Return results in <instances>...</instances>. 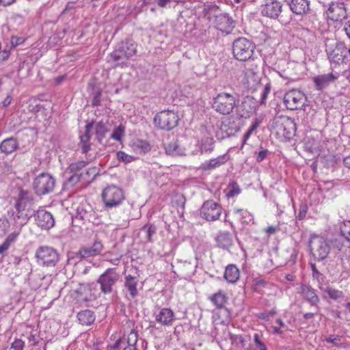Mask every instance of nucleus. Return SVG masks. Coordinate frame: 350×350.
<instances>
[{"label":"nucleus","mask_w":350,"mask_h":350,"mask_svg":"<svg viewBox=\"0 0 350 350\" xmlns=\"http://www.w3.org/2000/svg\"><path fill=\"white\" fill-rule=\"evenodd\" d=\"M103 208L107 212L119 208L125 200L123 190L114 185L105 187L101 194Z\"/></svg>","instance_id":"f257e3e1"},{"label":"nucleus","mask_w":350,"mask_h":350,"mask_svg":"<svg viewBox=\"0 0 350 350\" xmlns=\"http://www.w3.org/2000/svg\"><path fill=\"white\" fill-rule=\"evenodd\" d=\"M215 141L213 138L206 137L202 138L198 144L201 154H209L214 150Z\"/></svg>","instance_id":"72a5a7b5"},{"label":"nucleus","mask_w":350,"mask_h":350,"mask_svg":"<svg viewBox=\"0 0 350 350\" xmlns=\"http://www.w3.org/2000/svg\"><path fill=\"white\" fill-rule=\"evenodd\" d=\"M175 320L174 312L168 308H161L155 317V321L164 327L172 326Z\"/></svg>","instance_id":"4be33fe9"},{"label":"nucleus","mask_w":350,"mask_h":350,"mask_svg":"<svg viewBox=\"0 0 350 350\" xmlns=\"http://www.w3.org/2000/svg\"><path fill=\"white\" fill-rule=\"evenodd\" d=\"M282 3L278 0H264L261 5L260 12L264 16L277 19L282 11Z\"/></svg>","instance_id":"dca6fc26"},{"label":"nucleus","mask_w":350,"mask_h":350,"mask_svg":"<svg viewBox=\"0 0 350 350\" xmlns=\"http://www.w3.org/2000/svg\"><path fill=\"white\" fill-rule=\"evenodd\" d=\"M101 91L98 90L94 94L93 99L92 101V106H98L100 103Z\"/></svg>","instance_id":"13d9d810"},{"label":"nucleus","mask_w":350,"mask_h":350,"mask_svg":"<svg viewBox=\"0 0 350 350\" xmlns=\"http://www.w3.org/2000/svg\"><path fill=\"white\" fill-rule=\"evenodd\" d=\"M212 106L217 113L229 115L236 106V98L230 93L221 92L213 98Z\"/></svg>","instance_id":"0eeeda50"},{"label":"nucleus","mask_w":350,"mask_h":350,"mask_svg":"<svg viewBox=\"0 0 350 350\" xmlns=\"http://www.w3.org/2000/svg\"><path fill=\"white\" fill-rule=\"evenodd\" d=\"M288 4L291 10L296 15L307 14L310 10L308 0H291Z\"/></svg>","instance_id":"5701e85b"},{"label":"nucleus","mask_w":350,"mask_h":350,"mask_svg":"<svg viewBox=\"0 0 350 350\" xmlns=\"http://www.w3.org/2000/svg\"><path fill=\"white\" fill-rule=\"evenodd\" d=\"M120 274L116 268H108L97 280L103 293L107 295L113 293L116 282L120 279Z\"/></svg>","instance_id":"9d476101"},{"label":"nucleus","mask_w":350,"mask_h":350,"mask_svg":"<svg viewBox=\"0 0 350 350\" xmlns=\"http://www.w3.org/2000/svg\"><path fill=\"white\" fill-rule=\"evenodd\" d=\"M239 270L236 265L232 264L226 267L224 277L227 282L234 283L239 280Z\"/></svg>","instance_id":"2f4dec72"},{"label":"nucleus","mask_w":350,"mask_h":350,"mask_svg":"<svg viewBox=\"0 0 350 350\" xmlns=\"http://www.w3.org/2000/svg\"><path fill=\"white\" fill-rule=\"evenodd\" d=\"M16 140L13 138H8L4 139L0 144V150L2 152L5 154H10L13 152L17 148Z\"/></svg>","instance_id":"f704fd0d"},{"label":"nucleus","mask_w":350,"mask_h":350,"mask_svg":"<svg viewBox=\"0 0 350 350\" xmlns=\"http://www.w3.org/2000/svg\"><path fill=\"white\" fill-rule=\"evenodd\" d=\"M256 45L252 40L238 38L232 43V53L237 60L245 62L252 57Z\"/></svg>","instance_id":"39448f33"},{"label":"nucleus","mask_w":350,"mask_h":350,"mask_svg":"<svg viewBox=\"0 0 350 350\" xmlns=\"http://www.w3.org/2000/svg\"><path fill=\"white\" fill-rule=\"evenodd\" d=\"M283 100L288 109L297 110L306 105L307 97L303 92L292 89L285 93Z\"/></svg>","instance_id":"ddd939ff"},{"label":"nucleus","mask_w":350,"mask_h":350,"mask_svg":"<svg viewBox=\"0 0 350 350\" xmlns=\"http://www.w3.org/2000/svg\"><path fill=\"white\" fill-rule=\"evenodd\" d=\"M335 79L336 78L332 73H329L327 75L317 76L313 80L317 89L322 90L327 87L331 82L334 81Z\"/></svg>","instance_id":"7c9ffc66"},{"label":"nucleus","mask_w":350,"mask_h":350,"mask_svg":"<svg viewBox=\"0 0 350 350\" xmlns=\"http://www.w3.org/2000/svg\"><path fill=\"white\" fill-rule=\"evenodd\" d=\"M163 147L165 150V153L170 156L174 157L182 154L181 150L176 140L169 143H163Z\"/></svg>","instance_id":"c9c22d12"},{"label":"nucleus","mask_w":350,"mask_h":350,"mask_svg":"<svg viewBox=\"0 0 350 350\" xmlns=\"http://www.w3.org/2000/svg\"><path fill=\"white\" fill-rule=\"evenodd\" d=\"M324 341L331 344L333 347H340L342 345V337L338 335L331 334L324 339Z\"/></svg>","instance_id":"49530a36"},{"label":"nucleus","mask_w":350,"mask_h":350,"mask_svg":"<svg viewBox=\"0 0 350 350\" xmlns=\"http://www.w3.org/2000/svg\"><path fill=\"white\" fill-rule=\"evenodd\" d=\"M94 127V122L86 124L85 127V133L80 136L79 146L81 149V152L85 156H89L88 152L91 149L90 141V131Z\"/></svg>","instance_id":"b1692460"},{"label":"nucleus","mask_w":350,"mask_h":350,"mask_svg":"<svg viewBox=\"0 0 350 350\" xmlns=\"http://www.w3.org/2000/svg\"><path fill=\"white\" fill-rule=\"evenodd\" d=\"M301 293L304 298L312 306H316L319 302V298L316 293L315 289L312 288L309 285H302L301 287Z\"/></svg>","instance_id":"a878e982"},{"label":"nucleus","mask_w":350,"mask_h":350,"mask_svg":"<svg viewBox=\"0 0 350 350\" xmlns=\"http://www.w3.org/2000/svg\"><path fill=\"white\" fill-rule=\"evenodd\" d=\"M269 153L268 150H262L258 153V156L256 157V161L258 162L262 161L267 156Z\"/></svg>","instance_id":"052dcab7"},{"label":"nucleus","mask_w":350,"mask_h":350,"mask_svg":"<svg viewBox=\"0 0 350 350\" xmlns=\"http://www.w3.org/2000/svg\"><path fill=\"white\" fill-rule=\"evenodd\" d=\"M240 107L242 109L240 111L237 109V112L241 117L247 118L255 111L257 107V102L254 97L247 96L243 98Z\"/></svg>","instance_id":"412c9836"},{"label":"nucleus","mask_w":350,"mask_h":350,"mask_svg":"<svg viewBox=\"0 0 350 350\" xmlns=\"http://www.w3.org/2000/svg\"><path fill=\"white\" fill-rule=\"evenodd\" d=\"M80 181H83L81 173H72L66 180V184L68 186L72 187Z\"/></svg>","instance_id":"de8ad7c7"},{"label":"nucleus","mask_w":350,"mask_h":350,"mask_svg":"<svg viewBox=\"0 0 350 350\" xmlns=\"http://www.w3.org/2000/svg\"><path fill=\"white\" fill-rule=\"evenodd\" d=\"M16 213L13 214V218L18 226H22L28 221L27 214L25 213V209L18 208L15 207Z\"/></svg>","instance_id":"4c0bfd02"},{"label":"nucleus","mask_w":350,"mask_h":350,"mask_svg":"<svg viewBox=\"0 0 350 350\" xmlns=\"http://www.w3.org/2000/svg\"><path fill=\"white\" fill-rule=\"evenodd\" d=\"M222 207L213 200L204 202L200 208V215L208 221L218 219L221 214Z\"/></svg>","instance_id":"2eb2a0df"},{"label":"nucleus","mask_w":350,"mask_h":350,"mask_svg":"<svg viewBox=\"0 0 350 350\" xmlns=\"http://www.w3.org/2000/svg\"><path fill=\"white\" fill-rule=\"evenodd\" d=\"M216 241L219 247L226 250H228L232 245V236L230 233L228 232H220L216 238Z\"/></svg>","instance_id":"473e14b6"},{"label":"nucleus","mask_w":350,"mask_h":350,"mask_svg":"<svg viewBox=\"0 0 350 350\" xmlns=\"http://www.w3.org/2000/svg\"><path fill=\"white\" fill-rule=\"evenodd\" d=\"M340 230L342 236L350 242V221L344 222L343 225L340 227Z\"/></svg>","instance_id":"3c124183"},{"label":"nucleus","mask_w":350,"mask_h":350,"mask_svg":"<svg viewBox=\"0 0 350 350\" xmlns=\"http://www.w3.org/2000/svg\"><path fill=\"white\" fill-rule=\"evenodd\" d=\"M304 149L306 151L316 154L319 153L318 144L313 139H308L304 142Z\"/></svg>","instance_id":"a18cd8bd"},{"label":"nucleus","mask_w":350,"mask_h":350,"mask_svg":"<svg viewBox=\"0 0 350 350\" xmlns=\"http://www.w3.org/2000/svg\"><path fill=\"white\" fill-rule=\"evenodd\" d=\"M55 179L48 173L39 174L33 180V188L38 196H44L53 191Z\"/></svg>","instance_id":"9b49d317"},{"label":"nucleus","mask_w":350,"mask_h":350,"mask_svg":"<svg viewBox=\"0 0 350 350\" xmlns=\"http://www.w3.org/2000/svg\"><path fill=\"white\" fill-rule=\"evenodd\" d=\"M270 92H271V85L269 83H267L264 87L263 90L261 93L260 100V103L261 105H265L266 103L267 96L270 93Z\"/></svg>","instance_id":"864d4df0"},{"label":"nucleus","mask_w":350,"mask_h":350,"mask_svg":"<svg viewBox=\"0 0 350 350\" xmlns=\"http://www.w3.org/2000/svg\"><path fill=\"white\" fill-rule=\"evenodd\" d=\"M310 266H311V269H312V271L313 278L317 279L318 281H319L320 278H322L323 275L317 269V268L316 267V265L314 264L311 263Z\"/></svg>","instance_id":"bf43d9fd"},{"label":"nucleus","mask_w":350,"mask_h":350,"mask_svg":"<svg viewBox=\"0 0 350 350\" xmlns=\"http://www.w3.org/2000/svg\"><path fill=\"white\" fill-rule=\"evenodd\" d=\"M38 262L46 267H55L59 260V255L56 250L49 246H41L36 253Z\"/></svg>","instance_id":"4468645a"},{"label":"nucleus","mask_w":350,"mask_h":350,"mask_svg":"<svg viewBox=\"0 0 350 350\" xmlns=\"http://www.w3.org/2000/svg\"><path fill=\"white\" fill-rule=\"evenodd\" d=\"M138 279L136 277L128 275L124 278V286L129 291L131 298H135L138 295L137 285Z\"/></svg>","instance_id":"cd10ccee"},{"label":"nucleus","mask_w":350,"mask_h":350,"mask_svg":"<svg viewBox=\"0 0 350 350\" xmlns=\"http://www.w3.org/2000/svg\"><path fill=\"white\" fill-rule=\"evenodd\" d=\"M234 213L238 215L239 219L243 224H248L254 220L252 215L247 210L235 208Z\"/></svg>","instance_id":"58836bf2"},{"label":"nucleus","mask_w":350,"mask_h":350,"mask_svg":"<svg viewBox=\"0 0 350 350\" xmlns=\"http://www.w3.org/2000/svg\"><path fill=\"white\" fill-rule=\"evenodd\" d=\"M25 342L21 339H16L12 344L10 350H23Z\"/></svg>","instance_id":"5fc2aeb1"},{"label":"nucleus","mask_w":350,"mask_h":350,"mask_svg":"<svg viewBox=\"0 0 350 350\" xmlns=\"http://www.w3.org/2000/svg\"><path fill=\"white\" fill-rule=\"evenodd\" d=\"M85 161H79L75 163H72L69 165L68 167L66 170L67 172L69 173H80L81 171L90 162L93 161L95 159V157H91V154L89 156H85Z\"/></svg>","instance_id":"c756f323"},{"label":"nucleus","mask_w":350,"mask_h":350,"mask_svg":"<svg viewBox=\"0 0 350 350\" xmlns=\"http://www.w3.org/2000/svg\"><path fill=\"white\" fill-rule=\"evenodd\" d=\"M309 247L311 254L319 261L325 259L331 250L329 241L317 235L310 237Z\"/></svg>","instance_id":"423d86ee"},{"label":"nucleus","mask_w":350,"mask_h":350,"mask_svg":"<svg viewBox=\"0 0 350 350\" xmlns=\"http://www.w3.org/2000/svg\"><path fill=\"white\" fill-rule=\"evenodd\" d=\"M75 211V213L72 216V221L79 220L81 221L83 224L88 223L94 224L98 219V213L86 201H83L76 205Z\"/></svg>","instance_id":"6e6552de"},{"label":"nucleus","mask_w":350,"mask_h":350,"mask_svg":"<svg viewBox=\"0 0 350 350\" xmlns=\"http://www.w3.org/2000/svg\"><path fill=\"white\" fill-rule=\"evenodd\" d=\"M211 301L218 308H221L224 306L227 301V297L224 293L220 292L215 293L211 297Z\"/></svg>","instance_id":"37998d69"},{"label":"nucleus","mask_w":350,"mask_h":350,"mask_svg":"<svg viewBox=\"0 0 350 350\" xmlns=\"http://www.w3.org/2000/svg\"><path fill=\"white\" fill-rule=\"evenodd\" d=\"M259 125V122L256 120L252 125L250 126V129L247 130V131L244 134L243 137V144H245L246 141L250 138L252 133L258 128Z\"/></svg>","instance_id":"8fccbe9b"},{"label":"nucleus","mask_w":350,"mask_h":350,"mask_svg":"<svg viewBox=\"0 0 350 350\" xmlns=\"http://www.w3.org/2000/svg\"><path fill=\"white\" fill-rule=\"evenodd\" d=\"M95 130V135L97 140L101 142L102 139L105 137V133L108 131L107 124L103 121L94 123Z\"/></svg>","instance_id":"e433bc0d"},{"label":"nucleus","mask_w":350,"mask_h":350,"mask_svg":"<svg viewBox=\"0 0 350 350\" xmlns=\"http://www.w3.org/2000/svg\"><path fill=\"white\" fill-rule=\"evenodd\" d=\"M83 181L90 182L94 179L96 176L99 173V170L97 167H90L86 169L84 172H81Z\"/></svg>","instance_id":"a19ab883"},{"label":"nucleus","mask_w":350,"mask_h":350,"mask_svg":"<svg viewBox=\"0 0 350 350\" xmlns=\"http://www.w3.org/2000/svg\"><path fill=\"white\" fill-rule=\"evenodd\" d=\"M331 243L333 249H336L337 251H340L342 250V244L339 240L335 239L332 241Z\"/></svg>","instance_id":"69168bd1"},{"label":"nucleus","mask_w":350,"mask_h":350,"mask_svg":"<svg viewBox=\"0 0 350 350\" xmlns=\"http://www.w3.org/2000/svg\"><path fill=\"white\" fill-rule=\"evenodd\" d=\"M271 127L277 134L288 140L295 135L296 124L293 118L286 116H276L273 119Z\"/></svg>","instance_id":"7ed1b4c3"},{"label":"nucleus","mask_w":350,"mask_h":350,"mask_svg":"<svg viewBox=\"0 0 350 350\" xmlns=\"http://www.w3.org/2000/svg\"><path fill=\"white\" fill-rule=\"evenodd\" d=\"M142 232L145 234V239L147 242H152V236L155 234L157 228L153 224H146L141 229Z\"/></svg>","instance_id":"79ce46f5"},{"label":"nucleus","mask_w":350,"mask_h":350,"mask_svg":"<svg viewBox=\"0 0 350 350\" xmlns=\"http://www.w3.org/2000/svg\"><path fill=\"white\" fill-rule=\"evenodd\" d=\"M77 318L80 324L83 325H90L94 323L96 316L92 310L86 309L78 312Z\"/></svg>","instance_id":"c85d7f7f"},{"label":"nucleus","mask_w":350,"mask_h":350,"mask_svg":"<svg viewBox=\"0 0 350 350\" xmlns=\"http://www.w3.org/2000/svg\"><path fill=\"white\" fill-rule=\"evenodd\" d=\"M178 120V116L174 111L164 110L154 116V123L159 129L170 131L177 125Z\"/></svg>","instance_id":"f8f14e48"},{"label":"nucleus","mask_w":350,"mask_h":350,"mask_svg":"<svg viewBox=\"0 0 350 350\" xmlns=\"http://www.w3.org/2000/svg\"><path fill=\"white\" fill-rule=\"evenodd\" d=\"M24 41L25 39L22 37L12 36L11 38L10 43L13 47H16L23 44Z\"/></svg>","instance_id":"4d7b16f0"},{"label":"nucleus","mask_w":350,"mask_h":350,"mask_svg":"<svg viewBox=\"0 0 350 350\" xmlns=\"http://www.w3.org/2000/svg\"><path fill=\"white\" fill-rule=\"evenodd\" d=\"M243 117L237 112L224 120L221 125V129L226 133L228 136H232L239 132L243 126Z\"/></svg>","instance_id":"a211bd4d"},{"label":"nucleus","mask_w":350,"mask_h":350,"mask_svg":"<svg viewBox=\"0 0 350 350\" xmlns=\"http://www.w3.org/2000/svg\"><path fill=\"white\" fill-rule=\"evenodd\" d=\"M124 127L122 125H120L113 129V131L111 135V138L114 140H116V141H120L122 139V137L124 135Z\"/></svg>","instance_id":"09e8293b"},{"label":"nucleus","mask_w":350,"mask_h":350,"mask_svg":"<svg viewBox=\"0 0 350 350\" xmlns=\"http://www.w3.org/2000/svg\"><path fill=\"white\" fill-rule=\"evenodd\" d=\"M34 217L36 224L42 230H49L55 225L53 216L44 209L38 210Z\"/></svg>","instance_id":"6ab92c4d"},{"label":"nucleus","mask_w":350,"mask_h":350,"mask_svg":"<svg viewBox=\"0 0 350 350\" xmlns=\"http://www.w3.org/2000/svg\"><path fill=\"white\" fill-rule=\"evenodd\" d=\"M327 13L329 18L334 21L342 22L347 18V10L343 3H332Z\"/></svg>","instance_id":"aec40b11"},{"label":"nucleus","mask_w":350,"mask_h":350,"mask_svg":"<svg viewBox=\"0 0 350 350\" xmlns=\"http://www.w3.org/2000/svg\"><path fill=\"white\" fill-rule=\"evenodd\" d=\"M325 51L331 63L340 65L347 64L350 59L348 56L349 49L342 42H334L333 40H325Z\"/></svg>","instance_id":"f03ea898"},{"label":"nucleus","mask_w":350,"mask_h":350,"mask_svg":"<svg viewBox=\"0 0 350 350\" xmlns=\"http://www.w3.org/2000/svg\"><path fill=\"white\" fill-rule=\"evenodd\" d=\"M10 55V53L9 50L4 49L1 50L0 52V59L2 61H5L8 59Z\"/></svg>","instance_id":"0e129e2a"},{"label":"nucleus","mask_w":350,"mask_h":350,"mask_svg":"<svg viewBox=\"0 0 350 350\" xmlns=\"http://www.w3.org/2000/svg\"><path fill=\"white\" fill-rule=\"evenodd\" d=\"M254 340L259 350H267V347L264 342L260 340L259 334H255L254 336Z\"/></svg>","instance_id":"6e6d98bb"},{"label":"nucleus","mask_w":350,"mask_h":350,"mask_svg":"<svg viewBox=\"0 0 350 350\" xmlns=\"http://www.w3.org/2000/svg\"><path fill=\"white\" fill-rule=\"evenodd\" d=\"M136 45L131 40L120 42L111 52L110 57L117 65H125L126 62L136 53Z\"/></svg>","instance_id":"20e7f679"},{"label":"nucleus","mask_w":350,"mask_h":350,"mask_svg":"<svg viewBox=\"0 0 350 350\" xmlns=\"http://www.w3.org/2000/svg\"><path fill=\"white\" fill-rule=\"evenodd\" d=\"M241 192V189L239 188V185L235 181H231L227 188L224 190V193H226V196L228 198H233L235 196H237Z\"/></svg>","instance_id":"ea45409f"},{"label":"nucleus","mask_w":350,"mask_h":350,"mask_svg":"<svg viewBox=\"0 0 350 350\" xmlns=\"http://www.w3.org/2000/svg\"><path fill=\"white\" fill-rule=\"evenodd\" d=\"M33 201V198L30 193L27 190L21 189L17 200L15 203L14 207H18V208L26 209L28 204H30Z\"/></svg>","instance_id":"bb28decb"},{"label":"nucleus","mask_w":350,"mask_h":350,"mask_svg":"<svg viewBox=\"0 0 350 350\" xmlns=\"http://www.w3.org/2000/svg\"><path fill=\"white\" fill-rule=\"evenodd\" d=\"M343 30L345 32L348 38L350 40V19L344 23Z\"/></svg>","instance_id":"e2e57ef3"},{"label":"nucleus","mask_w":350,"mask_h":350,"mask_svg":"<svg viewBox=\"0 0 350 350\" xmlns=\"http://www.w3.org/2000/svg\"><path fill=\"white\" fill-rule=\"evenodd\" d=\"M16 236L17 234H15V233H12L10 234V235H8L7 237V238L5 239V240L4 241L5 243H7V244L10 246V245L12 244V243H13L15 240V239L16 238Z\"/></svg>","instance_id":"338daca9"},{"label":"nucleus","mask_w":350,"mask_h":350,"mask_svg":"<svg viewBox=\"0 0 350 350\" xmlns=\"http://www.w3.org/2000/svg\"><path fill=\"white\" fill-rule=\"evenodd\" d=\"M215 27L226 34L232 33L235 27L236 22L228 13L216 15L214 19Z\"/></svg>","instance_id":"f3484780"},{"label":"nucleus","mask_w":350,"mask_h":350,"mask_svg":"<svg viewBox=\"0 0 350 350\" xmlns=\"http://www.w3.org/2000/svg\"><path fill=\"white\" fill-rule=\"evenodd\" d=\"M227 161L228 157L226 154L219 155L217 158L210 159L209 161L202 163L200 165V169L204 171L211 170L226 163Z\"/></svg>","instance_id":"393cba45"},{"label":"nucleus","mask_w":350,"mask_h":350,"mask_svg":"<svg viewBox=\"0 0 350 350\" xmlns=\"http://www.w3.org/2000/svg\"><path fill=\"white\" fill-rule=\"evenodd\" d=\"M117 157L119 161H122L124 163H131L134 160V157L126 154L123 151H119L117 152Z\"/></svg>","instance_id":"603ef678"},{"label":"nucleus","mask_w":350,"mask_h":350,"mask_svg":"<svg viewBox=\"0 0 350 350\" xmlns=\"http://www.w3.org/2000/svg\"><path fill=\"white\" fill-rule=\"evenodd\" d=\"M264 230L268 235H271V234L275 233L277 231H279L280 227L278 226H269V227L265 228Z\"/></svg>","instance_id":"680f3d73"},{"label":"nucleus","mask_w":350,"mask_h":350,"mask_svg":"<svg viewBox=\"0 0 350 350\" xmlns=\"http://www.w3.org/2000/svg\"><path fill=\"white\" fill-rule=\"evenodd\" d=\"M172 0H157V3L159 8H164Z\"/></svg>","instance_id":"774afa93"},{"label":"nucleus","mask_w":350,"mask_h":350,"mask_svg":"<svg viewBox=\"0 0 350 350\" xmlns=\"http://www.w3.org/2000/svg\"><path fill=\"white\" fill-rule=\"evenodd\" d=\"M104 249L103 244L101 241L95 239L91 246L81 247L73 256H69L68 262L72 261V263L76 264L82 259H85L90 257H94L99 255Z\"/></svg>","instance_id":"1a4fd4ad"},{"label":"nucleus","mask_w":350,"mask_h":350,"mask_svg":"<svg viewBox=\"0 0 350 350\" xmlns=\"http://www.w3.org/2000/svg\"><path fill=\"white\" fill-rule=\"evenodd\" d=\"M321 290L326 293L329 297L336 300L343 297V293L342 291L332 288L331 287H326L325 288L320 287Z\"/></svg>","instance_id":"c03bdc74"}]
</instances>
